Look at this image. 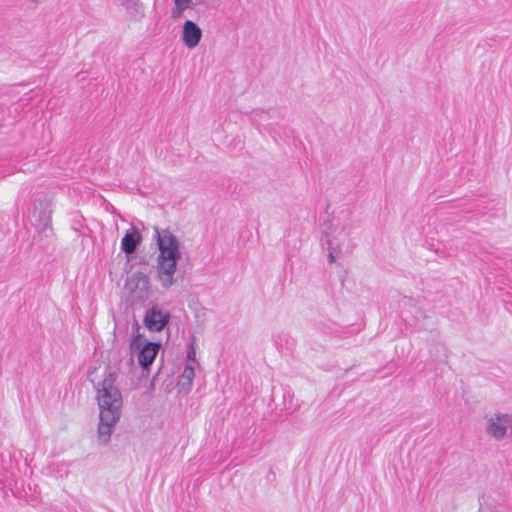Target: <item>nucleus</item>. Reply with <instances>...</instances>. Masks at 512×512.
I'll return each instance as SVG.
<instances>
[{
	"label": "nucleus",
	"instance_id": "nucleus-1",
	"mask_svg": "<svg viewBox=\"0 0 512 512\" xmlns=\"http://www.w3.org/2000/svg\"><path fill=\"white\" fill-rule=\"evenodd\" d=\"M116 378L108 374L97 387V404L99 408V423L97 427V440L106 445L120 420L123 398L115 384Z\"/></svg>",
	"mask_w": 512,
	"mask_h": 512
},
{
	"label": "nucleus",
	"instance_id": "nucleus-2",
	"mask_svg": "<svg viewBox=\"0 0 512 512\" xmlns=\"http://www.w3.org/2000/svg\"><path fill=\"white\" fill-rule=\"evenodd\" d=\"M350 230V225L340 220H333L325 228L322 236V245L327 251L328 259L331 263L337 262L344 254L351 250Z\"/></svg>",
	"mask_w": 512,
	"mask_h": 512
},
{
	"label": "nucleus",
	"instance_id": "nucleus-3",
	"mask_svg": "<svg viewBox=\"0 0 512 512\" xmlns=\"http://www.w3.org/2000/svg\"><path fill=\"white\" fill-rule=\"evenodd\" d=\"M486 434L496 441L512 442V414L496 412L485 417Z\"/></svg>",
	"mask_w": 512,
	"mask_h": 512
},
{
	"label": "nucleus",
	"instance_id": "nucleus-4",
	"mask_svg": "<svg viewBox=\"0 0 512 512\" xmlns=\"http://www.w3.org/2000/svg\"><path fill=\"white\" fill-rule=\"evenodd\" d=\"M180 257L181 252H158L156 269L162 287L169 288L174 284V274Z\"/></svg>",
	"mask_w": 512,
	"mask_h": 512
},
{
	"label": "nucleus",
	"instance_id": "nucleus-5",
	"mask_svg": "<svg viewBox=\"0 0 512 512\" xmlns=\"http://www.w3.org/2000/svg\"><path fill=\"white\" fill-rule=\"evenodd\" d=\"M169 319L170 314L166 310L158 305H153L146 310L143 322L150 332H160L167 325Z\"/></svg>",
	"mask_w": 512,
	"mask_h": 512
},
{
	"label": "nucleus",
	"instance_id": "nucleus-6",
	"mask_svg": "<svg viewBox=\"0 0 512 512\" xmlns=\"http://www.w3.org/2000/svg\"><path fill=\"white\" fill-rule=\"evenodd\" d=\"M126 288L134 293V299L144 301L149 296V278L143 273H135L127 280Z\"/></svg>",
	"mask_w": 512,
	"mask_h": 512
},
{
	"label": "nucleus",
	"instance_id": "nucleus-7",
	"mask_svg": "<svg viewBox=\"0 0 512 512\" xmlns=\"http://www.w3.org/2000/svg\"><path fill=\"white\" fill-rule=\"evenodd\" d=\"M154 238L157 242L158 252H180V241L168 229L155 227Z\"/></svg>",
	"mask_w": 512,
	"mask_h": 512
},
{
	"label": "nucleus",
	"instance_id": "nucleus-8",
	"mask_svg": "<svg viewBox=\"0 0 512 512\" xmlns=\"http://www.w3.org/2000/svg\"><path fill=\"white\" fill-rule=\"evenodd\" d=\"M181 39L188 49H194L202 39V30L195 22L186 20L182 27Z\"/></svg>",
	"mask_w": 512,
	"mask_h": 512
},
{
	"label": "nucleus",
	"instance_id": "nucleus-9",
	"mask_svg": "<svg viewBox=\"0 0 512 512\" xmlns=\"http://www.w3.org/2000/svg\"><path fill=\"white\" fill-rule=\"evenodd\" d=\"M160 345L158 343L147 342L143 345V347L139 350L137 359L140 366L143 369H147L154 361Z\"/></svg>",
	"mask_w": 512,
	"mask_h": 512
},
{
	"label": "nucleus",
	"instance_id": "nucleus-10",
	"mask_svg": "<svg viewBox=\"0 0 512 512\" xmlns=\"http://www.w3.org/2000/svg\"><path fill=\"white\" fill-rule=\"evenodd\" d=\"M142 241V235L136 227L128 229L121 240V249L126 254H132Z\"/></svg>",
	"mask_w": 512,
	"mask_h": 512
},
{
	"label": "nucleus",
	"instance_id": "nucleus-11",
	"mask_svg": "<svg viewBox=\"0 0 512 512\" xmlns=\"http://www.w3.org/2000/svg\"><path fill=\"white\" fill-rule=\"evenodd\" d=\"M191 0H174V7L171 10V17L178 19L184 11L190 7Z\"/></svg>",
	"mask_w": 512,
	"mask_h": 512
},
{
	"label": "nucleus",
	"instance_id": "nucleus-12",
	"mask_svg": "<svg viewBox=\"0 0 512 512\" xmlns=\"http://www.w3.org/2000/svg\"><path fill=\"white\" fill-rule=\"evenodd\" d=\"M195 376V367L193 364H190V363H187V365L185 366L184 370H183V373H182V378L186 379L189 383L192 382L193 378Z\"/></svg>",
	"mask_w": 512,
	"mask_h": 512
},
{
	"label": "nucleus",
	"instance_id": "nucleus-13",
	"mask_svg": "<svg viewBox=\"0 0 512 512\" xmlns=\"http://www.w3.org/2000/svg\"><path fill=\"white\" fill-rule=\"evenodd\" d=\"M195 357H196L195 347H194V344L191 343L189 345L188 350H187V360H188V363L195 365V363H196Z\"/></svg>",
	"mask_w": 512,
	"mask_h": 512
},
{
	"label": "nucleus",
	"instance_id": "nucleus-14",
	"mask_svg": "<svg viewBox=\"0 0 512 512\" xmlns=\"http://www.w3.org/2000/svg\"><path fill=\"white\" fill-rule=\"evenodd\" d=\"M478 512H498L497 509L491 505H481Z\"/></svg>",
	"mask_w": 512,
	"mask_h": 512
},
{
	"label": "nucleus",
	"instance_id": "nucleus-15",
	"mask_svg": "<svg viewBox=\"0 0 512 512\" xmlns=\"http://www.w3.org/2000/svg\"><path fill=\"white\" fill-rule=\"evenodd\" d=\"M131 4H132V6L135 8V10H136L138 13H140V14H142V13H143L142 5H141L139 2H137V1H131Z\"/></svg>",
	"mask_w": 512,
	"mask_h": 512
},
{
	"label": "nucleus",
	"instance_id": "nucleus-16",
	"mask_svg": "<svg viewBox=\"0 0 512 512\" xmlns=\"http://www.w3.org/2000/svg\"><path fill=\"white\" fill-rule=\"evenodd\" d=\"M140 337H141L140 335H137V337H136V338L133 340V342L131 343V348H132L133 350H136V349H139V348H140V346H139V345H138V343H137V342H138V340L140 339Z\"/></svg>",
	"mask_w": 512,
	"mask_h": 512
},
{
	"label": "nucleus",
	"instance_id": "nucleus-17",
	"mask_svg": "<svg viewBox=\"0 0 512 512\" xmlns=\"http://www.w3.org/2000/svg\"><path fill=\"white\" fill-rule=\"evenodd\" d=\"M46 205V202L44 200H38L36 203H35V207H34V212L36 211V209L39 207H42V206H45Z\"/></svg>",
	"mask_w": 512,
	"mask_h": 512
},
{
	"label": "nucleus",
	"instance_id": "nucleus-18",
	"mask_svg": "<svg viewBox=\"0 0 512 512\" xmlns=\"http://www.w3.org/2000/svg\"><path fill=\"white\" fill-rule=\"evenodd\" d=\"M46 218H47V215H46V213H45V212H44V213H42V212H41V213L39 214V219H40V220H41V219L45 220Z\"/></svg>",
	"mask_w": 512,
	"mask_h": 512
},
{
	"label": "nucleus",
	"instance_id": "nucleus-19",
	"mask_svg": "<svg viewBox=\"0 0 512 512\" xmlns=\"http://www.w3.org/2000/svg\"><path fill=\"white\" fill-rule=\"evenodd\" d=\"M12 172H9V173H3L2 171H0V174H1V177L4 178L6 175H9L11 174Z\"/></svg>",
	"mask_w": 512,
	"mask_h": 512
}]
</instances>
